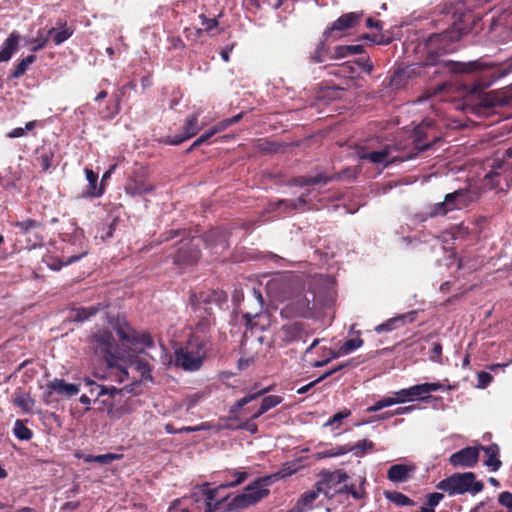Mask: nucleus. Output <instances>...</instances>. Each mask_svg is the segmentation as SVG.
Wrapping results in <instances>:
<instances>
[{"label":"nucleus","instance_id":"f257e3e1","mask_svg":"<svg viewBox=\"0 0 512 512\" xmlns=\"http://www.w3.org/2000/svg\"><path fill=\"white\" fill-rule=\"evenodd\" d=\"M116 332L120 341L117 346H114L112 333L108 329L93 332L90 337L91 348L107 363V376L122 383L128 380V369L132 368L141 380H151L149 365L138 356L145 348L153 346L154 342L150 335L136 332L126 323L119 324Z\"/></svg>","mask_w":512,"mask_h":512},{"label":"nucleus","instance_id":"f03ea898","mask_svg":"<svg viewBox=\"0 0 512 512\" xmlns=\"http://www.w3.org/2000/svg\"><path fill=\"white\" fill-rule=\"evenodd\" d=\"M437 489L450 496L470 493L475 495L483 490V483L476 480L472 472L455 473L437 484Z\"/></svg>","mask_w":512,"mask_h":512},{"label":"nucleus","instance_id":"7ed1b4c3","mask_svg":"<svg viewBox=\"0 0 512 512\" xmlns=\"http://www.w3.org/2000/svg\"><path fill=\"white\" fill-rule=\"evenodd\" d=\"M205 343L196 337L188 340L184 347L175 352V364L184 370H198L206 357Z\"/></svg>","mask_w":512,"mask_h":512},{"label":"nucleus","instance_id":"20e7f679","mask_svg":"<svg viewBox=\"0 0 512 512\" xmlns=\"http://www.w3.org/2000/svg\"><path fill=\"white\" fill-rule=\"evenodd\" d=\"M251 308L240 309L245 327L248 330H265L271 324L270 315L263 311V298L260 292L253 289L252 297L248 299Z\"/></svg>","mask_w":512,"mask_h":512},{"label":"nucleus","instance_id":"39448f33","mask_svg":"<svg viewBox=\"0 0 512 512\" xmlns=\"http://www.w3.org/2000/svg\"><path fill=\"white\" fill-rule=\"evenodd\" d=\"M314 293L311 291H295L286 299L281 314L286 318L309 317L312 313Z\"/></svg>","mask_w":512,"mask_h":512},{"label":"nucleus","instance_id":"423d86ee","mask_svg":"<svg viewBox=\"0 0 512 512\" xmlns=\"http://www.w3.org/2000/svg\"><path fill=\"white\" fill-rule=\"evenodd\" d=\"M268 479H257L252 484L248 485L244 491L237 495L230 506L232 509H245L255 505L269 494Z\"/></svg>","mask_w":512,"mask_h":512},{"label":"nucleus","instance_id":"0eeeda50","mask_svg":"<svg viewBox=\"0 0 512 512\" xmlns=\"http://www.w3.org/2000/svg\"><path fill=\"white\" fill-rule=\"evenodd\" d=\"M444 386L439 382H425L397 391L400 404L412 401L428 402L432 392L443 390Z\"/></svg>","mask_w":512,"mask_h":512},{"label":"nucleus","instance_id":"6e6552de","mask_svg":"<svg viewBox=\"0 0 512 512\" xmlns=\"http://www.w3.org/2000/svg\"><path fill=\"white\" fill-rule=\"evenodd\" d=\"M468 204V194L464 190H457L445 196L443 202L436 203L430 207V217L445 215L450 211L459 210Z\"/></svg>","mask_w":512,"mask_h":512},{"label":"nucleus","instance_id":"1a4fd4ad","mask_svg":"<svg viewBox=\"0 0 512 512\" xmlns=\"http://www.w3.org/2000/svg\"><path fill=\"white\" fill-rule=\"evenodd\" d=\"M199 116L200 113L195 112L189 117H187L181 133L175 136H167L164 139V143L170 145H178L184 142L185 140L195 136L202 128L199 125Z\"/></svg>","mask_w":512,"mask_h":512},{"label":"nucleus","instance_id":"9d476101","mask_svg":"<svg viewBox=\"0 0 512 512\" xmlns=\"http://www.w3.org/2000/svg\"><path fill=\"white\" fill-rule=\"evenodd\" d=\"M480 445L474 447H465L453 453L449 462L454 467H473L479 459Z\"/></svg>","mask_w":512,"mask_h":512},{"label":"nucleus","instance_id":"9b49d317","mask_svg":"<svg viewBox=\"0 0 512 512\" xmlns=\"http://www.w3.org/2000/svg\"><path fill=\"white\" fill-rule=\"evenodd\" d=\"M200 238H192L190 240L182 241L181 247L175 257V262L178 263H192L199 257V251L196 249L200 243Z\"/></svg>","mask_w":512,"mask_h":512},{"label":"nucleus","instance_id":"f8f14e48","mask_svg":"<svg viewBox=\"0 0 512 512\" xmlns=\"http://www.w3.org/2000/svg\"><path fill=\"white\" fill-rule=\"evenodd\" d=\"M362 16V12H351L342 15L325 31V37L332 36L336 32L344 31L355 26L361 20Z\"/></svg>","mask_w":512,"mask_h":512},{"label":"nucleus","instance_id":"ddd939ff","mask_svg":"<svg viewBox=\"0 0 512 512\" xmlns=\"http://www.w3.org/2000/svg\"><path fill=\"white\" fill-rule=\"evenodd\" d=\"M323 493L327 495V490L321 485H315L311 490L302 494L296 505L290 509V512H305L312 508L313 502Z\"/></svg>","mask_w":512,"mask_h":512},{"label":"nucleus","instance_id":"4468645a","mask_svg":"<svg viewBox=\"0 0 512 512\" xmlns=\"http://www.w3.org/2000/svg\"><path fill=\"white\" fill-rule=\"evenodd\" d=\"M154 190V185L147 182L144 176L135 175L130 178L125 186V191L131 196H139L150 193Z\"/></svg>","mask_w":512,"mask_h":512},{"label":"nucleus","instance_id":"2eb2a0df","mask_svg":"<svg viewBox=\"0 0 512 512\" xmlns=\"http://www.w3.org/2000/svg\"><path fill=\"white\" fill-rule=\"evenodd\" d=\"M311 194V191L303 192L296 200L288 201V200H279L277 202L271 203L270 206L273 210H278L283 213H288L293 210H301L306 204V198Z\"/></svg>","mask_w":512,"mask_h":512},{"label":"nucleus","instance_id":"dca6fc26","mask_svg":"<svg viewBox=\"0 0 512 512\" xmlns=\"http://www.w3.org/2000/svg\"><path fill=\"white\" fill-rule=\"evenodd\" d=\"M480 451L485 453L486 459L484 465L492 472L498 471L502 466V461L499 458L500 449L498 445L492 444L489 446L480 445Z\"/></svg>","mask_w":512,"mask_h":512},{"label":"nucleus","instance_id":"f3484780","mask_svg":"<svg viewBox=\"0 0 512 512\" xmlns=\"http://www.w3.org/2000/svg\"><path fill=\"white\" fill-rule=\"evenodd\" d=\"M84 172L88 182L85 195L92 198L101 197L104 194L105 186L102 182L98 184V174L87 167L84 169Z\"/></svg>","mask_w":512,"mask_h":512},{"label":"nucleus","instance_id":"a211bd4d","mask_svg":"<svg viewBox=\"0 0 512 512\" xmlns=\"http://www.w3.org/2000/svg\"><path fill=\"white\" fill-rule=\"evenodd\" d=\"M414 315L415 313L411 312L390 318L386 322L376 326L375 331L377 333L390 332L404 325L406 322H412L414 320Z\"/></svg>","mask_w":512,"mask_h":512},{"label":"nucleus","instance_id":"6ab92c4d","mask_svg":"<svg viewBox=\"0 0 512 512\" xmlns=\"http://www.w3.org/2000/svg\"><path fill=\"white\" fill-rule=\"evenodd\" d=\"M47 388L49 389L50 392H56L66 397L76 395L80 390L79 385L66 383L62 379H54L47 385Z\"/></svg>","mask_w":512,"mask_h":512},{"label":"nucleus","instance_id":"aec40b11","mask_svg":"<svg viewBox=\"0 0 512 512\" xmlns=\"http://www.w3.org/2000/svg\"><path fill=\"white\" fill-rule=\"evenodd\" d=\"M414 470L415 467L411 465L395 464L388 469L387 476L392 482H404Z\"/></svg>","mask_w":512,"mask_h":512},{"label":"nucleus","instance_id":"412c9836","mask_svg":"<svg viewBox=\"0 0 512 512\" xmlns=\"http://www.w3.org/2000/svg\"><path fill=\"white\" fill-rule=\"evenodd\" d=\"M321 477L322 478L317 483V485H321V487H324L327 490V494L329 493V490L333 486L346 481L348 478L347 474L341 470H337L334 472H323Z\"/></svg>","mask_w":512,"mask_h":512},{"label":"nucleus","instance_id":"4be33fe9","mask_svg":"<svg viewBox=\"0 0 512 512\" xmlns=\"http://www.w3.org/2000/svg\"><path fill=\"white\" fill-rule=\"evenodd\" d=\"M19 38L18 33L12 32L4 41L0 50V62H7L11 59L14 51L17 49Z\"/></svg>","mask_w":512,"mask_h":512},{"label":"nucleus","instance_id":"5701e85b","mask_svg":"<svg viewBox=\"0 0 512 512\" xmlns=\"http://www.w3.org/2000/svg\"><path fill=\"white\" fill-rule=\"evenodd\" d=\"M343 454L352 453L356 457H362L367 452L372 451L373 443L369 440L363 439L355 444L342 445Z\"/></svg>","mask_w":512,"mask_h":512},{"label":"nucleus","instance_id":"b1692460","mask_svg":"<svg viewBox=\"0 0 512 512\" xmlns=\"http://www.w3.org/2000/svg\"><path fill=\"white\" fill-rule=\"evenodd\" d=\"M13 404L19 407L24 413H32L35 408V400L23 391H16L13 395Z\"/></svg>","mask_w":512,"mask_h":512},{"label":"nucleus","instance_id":"393cba45","mask_svg":"<svg viewBox=\"0 0 512 512\" xmlns=\"http://www.w3.org/2000/svg\"><path fill=\"white\" fill-rule=\"evenodd\" d=\"M390 148L385 147L379 151L367 152L359 154V158L362 160H368L374 164H383L387 166L390 163L389 160Z\"/></svg>","mask_w":512,"mask_h":512},{"label":"nucleus","instance_id":"a878e982","mask_svg":"<svg viewBox=\"0 0 512 512\" xmlns=\"http://www.w3.org/2000/svg\"><path fill=\"white\" fill-rule=\"evenodd\" d=\"M363 345V340L361 338H353L346 341L337 352H332L331 359L338 358L340 356H345L350 354L351 352L359 349Z\"/></svg>","mask_w":512,"mask_h":512},{"label":"nucleus","instance_id":"bb28decb","mask_svg":"<svg viewBox=\"0 0 512 512\" xmlns=\"http://www.w3.org/2000/svg\"><path fill=\"white\" fill-rule=\"evenodd\" d=\"M220 488H222L221 485L217 488H209L208 484H205L203 486L202 491L207 500L206 512H214L215 511L216 506L219 504V502L216 500V496H217V492Z\"/></svg>","mask_w":512,"mask_h":512},{"label":"nucleus","instance_id":"cd10ccee","mask_svg":"<svg viewBox=\"0 0 512 512\" xmlns=\"http://www.w3.org/2000/svg\"><path fill=\"white\" fill-rule=\"evenodd\" d=\"M98 310V306L76 308L72 311L70 317L74 321H84L92 315H95Z\"/></svg>","mask_w":512,"mask_h":512},{"label":"nucleus","instance_id":"c85d7f7f","mask_svg":"<svg viewBox=\"0 0 512 512\" xmlns=\"http://www.w3.org/2000/svg\"><path fill=\"white\" fill-rule=\"evenodd\" d=\"M71 35H72V32L68 28H61V29L51 28L48 31V37L52 36L53 41L56 45L62 44L67 39H69L71 37Z\"/></svg>","mask_w":512,"mask_h":512},{"label":"nucleus","instance_id":"c756f323","mask_svg":"<svg viewBox=\"0 0 512 512\" xmlns=\"http://www.w3.org/2000/svg\"><path fill=\"white\" fill-rule=\"evenodd\" d=\"M386 497L397 506H409L414 504L409 497L400 492H387Z\"/></svg>","mask_w":512,"mask_h":512},{"label":"nucleus","instance_id":"7c9ffc66","mask_svg":"<svg viewBox=\"0 0 512 512\" xmlns=\"http://www.w3.org/2000/svg\"><path fill=\"white\" fill-rule=\"evenodd\" d=\"M13 431H14V435L19 440L27 441V440H30L32 437V431L29 428H27L24 425L23 421H21V420L15 421Z\"/></svg>","mask_w":512,"mask_h":512},{"label":"nucleus","instance_id":"2f4dec72","mask_svg":"<svg viewBox=\"0 0 512 512\" xmlns=\"http://www.w3.org/2000/svg\"><path fill=\"white\" fill-rule=\"evenodd\" d=\"M301 468L300 461H291L285 463L276 474L280 478H285L295 474Z\"/></svg>","mask_w":512,"mask_h":512},{"label":"nucleus","instance_id":"473e14b6","mask_svg":"<svg viewBox=\"0 0 512 512\" xmlns=\"http://www.w3.org/2000/svg\"><path fill=\"white\" fill-rule=\"evenodd\" d=\"M351 415V411L348 409H344L336 414H334L325 424V427H331L333 430H337L342 420L349 417Z\"/></svg>","mask_w":512,"mask_h":512},{"label":"nucleus","instance_id":"72a5a7b5","mask_svg":"<svg viewBox=\"0 0 512 512\" xmlns=\"http://www.w3.org/2000/svg\"><path fill=\"white\" fill-rule=\"evenodd\" d=\"M268 391H269V388H265V389L259 390L257 392H254V393L247 394L246 396H244L243 398H241L240 400H238L235 403V405H234L235 410H240L246 404H248L251 401L255 400L257 397L267 393Z\"/></svg>","mask_w":512,"mask_h":512},{"label":"nucleus","instance_id":"f704fd0d","mask_svg":"<svg viewBox=\"0 0 512 512\" xmlns=\"http://www.w3.org/2000/svg\"><path fill=\"white\" fill-rule=\"evenodd\" d=\"M342 455H344L343 454L342 445H339V446H336V447H334L332 449L315 453L314 454V459L315 460H321V459H324V458H332V457H338V456H342Z\"/></svg>","mask_w":512,"mask_h":512},{"label":"nucleus","instance_id":"c9c22d12","mask_svg":"<svg viewBox=\"0 0 512 512\" xmlns=\"http://www.w3.org/2000/svg\"><path fill=\"white\" fill-rule=\"evenodd\" d=\"M282 400V397L277 395H269L263 398L262 403L260 405L262 407V412H267L270 409L276 407L282 402Z\"/></svg>","mask_w":512,"mask_h":512},{"label":"nucleus","instance_id":"e433bc0d","mask_svg":"<svg viewBox=\"0 0 512 512\" xmlns=\"http://www.w3.org/2000/svg\"><path fill=\"white\" fill-rule=\"evenodd\" d=\"M34 61H35L34 55H29V56L25 57L24 59H22L20 61V63L16 66L13 76L15 78L22 76L26 72L28 66L30 64H32Z\"/></svg>","mask_w":512,"mask_h":512},{"label":"nucleus","instance_id":"4c0bfd02","mask_svg":"<svg viewBox=\"0 0 512 512\" xmlns=\"http://www.w3.org/2000/svg\"><path fill=\"white\" fill-rule=\"evenodd\" d=\"M36 125V121H29L26 123L25 127H17L7 133V137L9 138H19L26 134L27 131H31Z\"/></svg>","mask_w":512,"mask_h":512},{"label":"nucleus","instance_id":"58836bf2","mask_svg":"<svg viewBox=\"0 0 512 512\" xmlns=\"http://www.w3.org/2000/svg\"><path fill=\"white\" fill-rule=\"evenodd\" d=\"M199 19L201 21V25L203 26V29L206 32L212 31L213 29L217 28L219 25L218 20L216 18H208L204 14H201L199 16Z\"/></svg>","mask_w":512,"mask_h":512},{"label":"nucleus","instance_id":"ea45409f","mask_svg":"<svg viewBox=\"0 0 512 512\" xmlns=\"http://www.w3.org/2000/svg\"><path fill=\"white\" fill-rule=\"evenodd\" d=\"M242 117V114H238L232 118L225 119L221 122H219L217 125H215L213 128L216 133L224 131L226 128H228L230 125L238 122L240 118Z\"/></svg>","mask_w":512,"mask_h":512},{"label":"nucleus","instance_id":"a19ab883","mask_svg":"<svg viewBox=\"0 0 512 512\" xmlns=\"http://www.w3.org/2000/svg\"><path fill=\"white\" fill-rule=\"evenodd\" d=\"M121 458V455L114 454V453H107L103 455H96L95 456V462L107 465L112 463L115 460H119Z\"/></svg>","mask_w":512,"mask_h":512},{"label":"nucleus","instance_id":"79ce46f5","mask_svg":"<svg viewBox=\"0 0 512 512\" xmlns=\"http://www.w3.org/2000/svg\"><path fill=\"white\" fill-rule=\"evenodd\" d=\"M477 378H478L477 388H480V389L486 388L493 380L492 375L490 373L484 372V371L479 372L477 375Z\"/></svg>","mask_w":512,"mask_h":512},{"label":"nucleus","instance_id":"37998d69","mask_svg":"<svg viewBox=\"0 0 512 512\" xmlns=\"http://www.w3.org/2000/svg\"><path fill=\"white\" fill-rule=\"evenodd\" d=\"M95 389L97 390V396L110 395L114 397L116 394H119L122 391L115 387H107L102 385H96Z\"/></svg>","mask_w":512,"mask_h":512},{"label":"nucleus","instance_id":"c03bdc74","mask_svg":"<svg viewBox=\"0 0 512 512\" xmlns=\"http://www.w3.org/2000/svg\"><path fill=\"white\" fill-rule=\"evenodd\" d=\"M326 182H327V178H325L321 175H318L316 177L302 178L301 180H299L298 184L301 186H310V185H317V184L326 183Z\"/></svg>","mask_w":512,"mask_h":512},{"label":"nucleus","instance_id":"a18cd8bd","mask_svg":"<svg viewBox=\"0 0 512 512\" xmlns=\"http://www.w3.org/2000/svg\"><path fill=\"white\" fill-rule=\"evenodd\" d=\"M442 346L438 342L433 343V347L430 352V360L436 363H441Z\"/></svg>","mask_w":512,"mask_h":512},{"label":"nucleus","instance_id":"49530a36","mask_svg":"<svg viewBox=\"0 0 512 512\" xmlns=\"http://www.w3.org/2000/svg\"><path fill=\"white\" fill-rule=\"evenodd\" d=\"M215 134H216V132H215L214 128L209 129L208 131H206L203 135H201L198 139H196L194 141V143L189 148V151H191L192 149L200 146L201 144L206 142L208 139H210Z\"/></svg>","mask_w":512,"mask_h":512},{"label":"nucleus","instance_id":"de8ad7c7","mask_svg":"<svg viewBox=\"0 0 512 512\" xmlns=\"http://www.w3.org/2000/svg\"><path fill=\"white\" fill-rule=\"evenodd\" d=\"M53 154L51 152H45L38 157V162L43 171H47L51 167V160Z\"/></svg>","mask_w":512,"mask_h":512},{"label":"nucleus","instance_id":"09e8293b","mask_svg":"<svg viewBox=\"0 0 512 512\" xmlns=\"http://www.w3.org/2000/svg\"><path fill=\"white\" fill-rule=\"evenodd\" d=\"M234 476L236 477V479L234 481L222 484L221 487H225V488L235 487V486L241 484L243 481H245L248 474L246 472L237 471L234 473Z\"/></svg>","mask_w":512,"mask_h":512},{"label":"nucleus","instance_id":"8fccbe9b","mask_svg":"<svg viewBox=\"0 0 512 512\" xmlns=\"http://www.w3.org/2000/svg\"><path fill=\"white\" fill-rule=\"evenodd\" d=\"M15 225H16V227L21 229L23 232H28L29 230L34 229L39 226L37 221L31 220V219L17 222Z\"/></svg>","mask_w":512,"mask_h":512},{"label":"nucleus","instance_id":"3c124183","mask_svg":"<svg viewBox=\"0 0 512 512\" xmlns=\"http://www.w3.org/2000/svg\"><path fill=\"white\" fill-rule=\"evenodd\" d=\"M48 39H49L48 35L47 36L40 35L36 39L31 40L30 43L33 44L31 50L33 52H37L38 50L42 49L46 45Z\"/></svg>","mask_w":512,"mask_h":512},{"label":"nucleus","instance_id":"603ef678","mask_svg":"<svg viewBox=\"0 0 512 512\" xmlns=\"http://www.w3.org/2000/svg\"><path fill=\"white\" fill-rule=\"evenodd\" d=\"M381 404L384 408L400 404L397 391L393 392L392 396L383 397L381 399Z\"/></svg>","mask_w":512,"mask_h":512},{"label":"nucleus","instance_id":"864d4df0","mask_svg":"<svg viewBox=\"0 0 512 512\" xmlns=\"http://www.w3.org/2000/svg\"><path fill=\"white\" fill-rule=\"evenodd\" d=\"M443 499V494L441 493H431L427 496V505L434 509Z\"/></svg>","mask_w":512,"mask_h":512},{"label":"nucleus","instance_id":"5fc2aeb1","mask_svg":"<svg viewBox=\"0 0 512 512\" xmlns=\"http://www.w3.org/2000/svg\"><path fill=\"white\" fill-rule=\"evenodd\" d=\"M507 168L512 170V147L506 151L505 157L501 163L497 164V168Z\"/></svg>","mask_w":512,"mask_h":512},{"label":"nucleus","instance_id":"6e6d98bb","mask_svg":"<svg viewBox=\"0 0 512 512\" xmlns=\"http://www.w3.org/2000/svg\"><path fill=\"white\" fill-rule=\"evenodd\" d=\"M499 503L509 509H512V493L510 492H502L499 495L498 499Z\"/></svg>","mask_w":512,"mask_h":512},{"label":"nucleus","instance_id":"4d7b16f0","mask_svg":"<svg viewBox=\"0 0 512 512\" xmlns=\"http://www.w3.org/2000/svg\"><path fill=\"white\" fill-rule=\"evenodd\" d=\"M431 125V122L430 121H424L423 124L417 126L415 129H414V136H415V139L416 141L420 142L424 135H423V129L425 127H428Z\"/></svg>","mask_w":512,"mask_h":512},{"label":"nucleus","instance_id":"13d9d810","mask_svg":"<svg viewBox=\"0 0 512 512\" xmlns=\"http://www.w3.org/2000/svg\"><path fill=\"white\" fill-rule=\"evenodd\" d=\"M87 254V251L86 250H83L81 253L77 254V255H72L70 257H63L61 259V266L62 265H69L75 261H78L80 258H82L84 255Z\"/></svg>","mask_w":512,"mask_h":512},{"label":"nucleus","instance_id":"bf43d9fd","mask_svg":"<svg viewBox=\"0 0 512 512\" xmlns=\"http://www.w3.org/2000/svg\"><path fill=\"white\" fill-rule=\"evenodd\" d=\"M206 429H208V424L202 423L197 426L182 427L181 429H179V432L191 433V432H197V431L206 430Z\"/></svg>","mask_w":512,"mask_h":512},{"label":"nucleus","instance_id":"052dcab7","mask_svg":"<svg viewBox=\"0 0 512 512\" xmlns=\"http://www.w3.org/2000/svg\"><path fill=\"white\" fill-rule=\"evenodd\" d=\"M239 428L245 429L248 432H250L251 434H255L258 431L257 425L252 421H246V422L242 423L239 426Z\"/></svg>","mask_w":512,"mask_h":512},{"label":"nucleus","instance_id":"680f3d73","mask_svg":"<svg viewBox=\"0 0 512 512\" xmlns=\"http://www.w3.org/2000/svg\"><path fill=\"white\" fill-rule=\"evenodd\" d=\"M417 407L415 405H409V406H404V407H399L398 409H396L391 415H403V414H408L414 410H416Z\"/></svg>","mask_w":512,"mask_h":512},{"label":"nucleus","instance_id":"e2e57ef3","mask_svg":"<svg viewBox=\"0 0 512 512\" xmlns=\"http://www.w3.org/2000/svg\"><path fill=\"white\" fill-rule=\"evenodd\" d=\"M344 367H346V364L339 365L338 367L325 372L322 376L318 378V381H323L324 379L328 378L329 376L333 375L334 373H336L337 371L341 370Z\"/></svg>","mask_w":512,"mask_h":512},{"label":"nucleus","instance_id":"0e129e2a","mask_svg":"<svg viewBox=\"0 0 512 512\" xmlns=\"http://www.w3.org/2000/svg\"><path fill=\"white\" fill-rule=\"evenodd\" d=\"M320 383V381H318V378L310 383H308L307 385H304L302 386L301 388L298 389V394H304L306 392H308L313 386H315L316 384Z\"/></svg>","mask_w":512,"mask_h":512},{"label":"nucleus","instance_id":"69168bd1","mask_svg":"<svg viewBox=\"0 0 512 512\" xmlns=\"http://www.w3.org/2000/svg\"><path fill=\"white\" fill-rule=\"evenodd\" d=\"M116 169V164H113L110 166V168L102 175V183L105 185V182L110 179L111 175L113 174V172L115 171Z\"/></svg>","mask_w":512,"mask_h":512},{"label":"nucleus","instance_id":"338daca9","mask_svg":"<svg viewBox=\"0 0 512 512\" xmlns=\"http://www.w3.org/2000/svg\"><path fill=\"white\" fill-rule=\"evenodd\" d=\"M343 49L349 50V54H359L362 52L361 45H349V46H345V48H343Z\"/></svg>","mask_w":512,"mask_h":512},{"label":"nucleus","instance_id":"774afa93","mask_svg":"<svg viewBox=\"0 0 512 512\" xmlns=\"http://www.w3.org/2000/svg\"><path fill=\"white\" fill-rule=\"evenodd\" d=\"M366 24H367V27H369V28H375V29H381L382 28L381 22L374 21L371 18L367 19Z\"/></svg>","mask_w":512,"mask_h":512}]
</instances>
